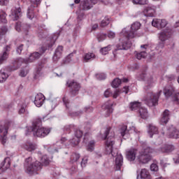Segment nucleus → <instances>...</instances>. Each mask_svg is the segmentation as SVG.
<instances>
[{
	"instance_id": "f257e3e1",
	"label": "nucleus",
	"mask_w": 179,
	"mask_h": 179,
	"mask_svg": "<svg viewBox=\"0 0 179 179\" xmlns=\"http://www.w3.org/2000/svg\"><path fill=\"white\" fill-rule=\"evenodd\" d=\"M104 139H106L105 143V153L106 155H112L113 157H115L114 169L115 171H119L122 167L124 164V158L121 154H118V150L114 149V145H115V134L114 131H111V127H108L104 133Z\"/></svg>"
},
{
	"instance_id": "f03ea898",
	"label": "nucleus",
	"mask_w": 179,
	"mask_h": 179,
	"mask_svg": "<svg viewBox=\"0 0 179 179\" xmlns=\"http://www.w3.org/2000/svg\"><path fill=\"white\" fill-rule=\"evenodd\" d=\"M50 164V159L47 155H43L41 159V162L36 161L33 162V158L29 157L25 159L24 167L27 174H37V171H40L43 169V166H48Z\"/></svg>"
},
{
	"instance_id": "7ed1b4c3",
	"label": "nucleus",
	"mask_w": 179,
	"mask_h": 179,
	"mask_svg": "<svg viewBox=\"0 0 179 179\" xmlns=\"http://www.w3.org/2000/svg\"><path fill=\"white\" fill-rule=\"evenodd\" d=\"M42 124L43 122L40 118H37L33 122L32 131L34 132V136L45 138L51 132L50 129L41 127Z\"/></svg>"
},
{
	"instance_id": "20e7f679",
	"label": "nucleus",
	"mask_w": 179,
	"mask_h": 179,
	"mask_svg": "<svg viewBox=\"0 0 179 179\" xmlns=\"http://www.w3.org/2000/svg\"><path fill=\"white\" fill-rule=\"evenodd\" d=\"M153 152L154 150L150 148V147H144L141 151H140L139 155L137 157L139 163L146 164V163L150 162V160H152L150 153H153Z\"/></svg>"
},
{
	"instance_id": "39448f33",
	"label": "nucleus",
	"mask_w": 179,
	"mask_h": 179,
	"mask_svg": "<svg viewBox=\"0 0 179 179\" xmlns=\"http://www.w3.org/2000/svg\"><path fill=\"white\" fill-rule=\"evenodd\" d=\"M163 93V91L160 90L157 94H153L151 92H147L146 96L144 97V100L149 107H153V106H157L159 101V98L160 94Z\"/></svg>"
},
{
	"instance_id": "423d86ee",
	"label": "nucleus",
	"mask_w": 179,
	"mask_h": 179,
	"mask_svg": "<svg viewBox=\"0 0 179 179\" xmlns=\"http://www.w3.org/2000/svg\"><path fill=\"white\" fill-rule=\"evenodd\" d=\"M41 57V55L38 53V52H35L30 55L28 59H22V58H18L15 60V62H13V66H19L20 65L21 62H23L24 64H29V62H34V61L38 59Z\"/></svg>"
},
{
	"instance_id": "0eeeda50",
	"label": "nucleus",
	"mask_w": 179,
	"mask_h": 179,
	"mask_svg": "<svg viewBox=\"0 0 179 179\" xmlns=\"http://www.w3.org/2000/svg\"><path fill=\"white\" fill-rule=\"evenodd\" d=\"M141 24L138 22H136L131 24V29L127 32V38H135L138 35L136 31L141 29Z\"/></svg>"
},
{
	"instance_id": "6e6552de",
	"label": "nucleus",
	"mask_w": 179,
	"mask_h": 179,
	"mask_svg": "<svg viewBox=\"0 0 179 179\" xmlns=\"http://www.w3.org/2000/svg\"><path fill=\"white\" fill-rule=\"evenodd\" d=\"M140 78L145 80V86L144 87V90L145 91L149 90L151 87L153 86V77L148 75L147 73H144L141 74Z\"/></svg>"
},
{
	"instance_id": "1a4fd4ad",
	"label": "nucleus",
	"mask_w": 179,
	"mask_h": 179,
	"mask_svg": "<svg viewBox=\"0 0 179 179\" xmlns=\"http://www.w3.org/2000/svg\"><path fill=\"white\" fill-rule=\"evenodd\" d=\"M176 150V146L172 144H164L162 145L160 148L157 149V153H166L167 155H170L172 152Z\"/></svg>"
},
{
	"instance_id": "9d476101",
	"label": "nucleus",
	"mask_w": 179,
	"mask_h": 179,
	"mask_svg": "<svg viewBox=\"0 0 179 179\" xmlns=\"http://www.w3.org/2000/svg\"><path fill=\"white\" fill-rule=\"evenodd\" d=\"M68 87H71V94L74 96H76L78 93L79 92V90H80V84H79L77 82L75 81H68L67 83Z\"/></svg>"
},
{
	"instance_id": "9b49d317",
	"label": "nucleus",
	"mask_w": 179,
	"mask_h": 179,
	"mask_svg": "<svg viewBox=\"0 0 179 179\" xmlns=\"http://www.w3.org/2000/svg\"><path fill=\"white\" fill-rule=\"evenodd\" d=\"M173 29L170 28H166V29L159 33V38L162 42H164L166 41V40H169V38H170V37L173 36Z\"/></svg>"
},
{
	"instance_id": "f8f14e48",
	"label": "nucleus",
	"mask_w": 179,
	"mask_h": 179,
	"mask_svg": "<svg viewBox=\"0 0 179 179\" xmlns=\"http://www.w3.org/2000/svg\"><path fill=\"white\" fill-rule=\"evenodd\" d=\"M74 136H76V138L71 139V143L73 146H78V145H79V142H80V138L83 136V131L78 129L74 130Z\"/></svg>"
},
{
	"instance_id": "ddd939ff",
	"label": "nucleus",
	"mask_w": 179,
	"mask_h": 179,
	"mask_svg": "<svg viewBox=\"0 0 179 179\" xmlns=\"http://www.w3.org/2000/svg\"><path fill=\"white\" fill-rule=\"evenodd\" d=\"M10 122H8L7 124L4 126V127H3L2 126H0V134H1V132H3V129H4V133H3V136H1L0 138V141L2 143V145H5V143H6V134H8V130L9 129V125H10Z\"/></svg>"
},
{
	"instance_id": "4468645a",
	"label": "nucleus",
	"mask_w": 179,
	"mask_h": 179,
	"mask_svg": "<svg viewBox=\"0 0 179 179\" xmlns=\"http://www.w3.org/2000/svg\"><path fill=\"white\" fill-rule=\"evenodd\" d=\"M152 24L157 29H164L167 26V20L161 19H154L152 22Z\"/></svg>"
},
{
	"instance_id": "2eb2a0df",
	"label": "nucleus",
	"mask_w": 179,
	"mask_h": 179,
	"mask_svg": "<svg viewBox=\"0 0 179 179\" xmlns=\"http://www.w3.org/2000/svg\"><path fill=\"white\" fill-rule=\"evenodd\" d=\"M102 108L105 110V117H110L113 114V102L108 101L102 106Z\"/></svg>"
},
{
	"instance_id": "dca6fc26",
	"label": "nucleus",
	"mask_w": 179,
	"mask_h": 179,
	"mask_svg": "<svg viewBox=\"0 0 179 179\" xmlns=\"http://www.w3.org/2000/svg\"><path fill=\"white\" fill-rule=\"evenodd\" d=\"M93 5L95 4H93L90 0H84L80 3V9H81V10H89L93 8Z\"/></svg>"
},
{
	"instance_id": "f3484780",
	"label": "nucleus",
	"mask_w": 179,
	"mask_h": 179,
	"mask_svg": "<svg viewBox=\"0 0 179 179\" xmlns=\"http://www.w3.org/2000/svg\"><path fill=\"white\" fill-rule=\"evenodd\" d=\"M30 27L27 24H22V22H17L15 24V30L17 31H24V34L27 35Z\"/></svg>"
},
{
	"instance_id": "a211bd4d",
	"label": "nucleus",
	"mask_w": 179,
	"mask_h": 179,
	"mask_svg": "<svg viewBox=\"0 0 179 179\" xmlns=\"http://www.w3.org/2000/svg\"><path fill=\"white\" fill-rule=\"evenodd\" d=\"M10 167V158L6 157L3 162L1 163V166L0 168V174H2L5 170H8Z\"/></svg>"
},
{
	"instance_id": "6ab92c4d",
	"label": "nucleus",
	"mask_w": 179,
	"mask_h": 179,
	"mask_svg": "<svg viewBox=\"0 0 179 179\" xmlns=\"http://www.w3.org/2000/svg\"><path fill=\"white\" fill-rule=\"evenodd\" d=\"M168 134L169 136V138H173L175 139H177L179 138V131L176 129L173 126H171L168 129Z\"/></svg>"
},
{
	"instance_id": "aec40b11",
	"label": "nucleus",
	"mask_w": 179,
	"mask_h": 179,
	"mask_svg": "<svg viewBox=\"0 0 179 179\" xmlns=\"http://www.w3.org/2000/svg\"><path fill=\"white\" fill-rule=\"evenodd\" d=\"M169 120H170V110L166 109L162 113V117H161L160 122L162 125H165V124H167L169 122Z\"/></svg>"
},
{
	"instance_id": "412c9836",
	"label": "nucleus",
	"mask_w": 179,
	"mask_h": 179,
	"mask_svg": "<svg viewBox=\"0 0 179 179\" xmlns=\"http://www.w3.org/2000/svg\"><path fill=\"white\" fill-rule=\"evenodd\" d=\"M152 179V176H150V173L146 169H141L140 174L137 176V179Z\"/></svg>"
},
{
	"instance_id": "4be33fe9",
	"label": "nucleus",
	"mask_w": 179,
	"mask_h": 179,
	"mask_svg": "<svg viewBox=\"0 0 179 179\" xmlns=\"http://www.w3.org/2000/svg\"><path fill=\"white\" fill-rule=\"evenodd\" d=\"M136 153H137L136 149L131 148L127 152V159L129 160V162H134V160L136 159Z\"/></svg>"
},
{
	"instance_id": "5701e85b",
	"label": "nucleus",
	"mask_w": 179,
	"mask_h": 179,
	"mask_svg": "<svg viewBox=\"0 0 179 179\" xmlns=\"http://www.w3.org/2000/svg\"><path fill=\"white\" fill-rule=\"evenodd\" d=\"M34 104L36 107H41L44 104V95L43 94H38L35 96Z\"/></svg>"
},
{
	"instance_id": "b1692460",
	"label": "nucleus",
	"mask_w": 179,
	"mask_h": 179,
	"mask_svg": "<svg viewBox=\"0 0 179 179\" xmlns=\"http://www.w3.org/2000/svg\"><path fill=\"white\" fill-rule=\"evenodd\" d=\"M22 148L27 152H33L37 149V145L31 142H27L22 145Z\"/></svg>"
},
{
	"instance_id": "393cba45",
	"label": "nucleus",
	"mask_w": 179,
	"mask_h": 179,
	"mask_svg": "<svg viewBox=\"0 0 179 179\" xmlns=\"http://www.w3.org/2000/svg\"><path fill=\"white\" fill-rule=\"evenodd\" d=\"M176 89L171 86L166 87L164 90V94L166 99H169V97H171L173 96V94L175 93Z\"/></svg>"
},
{
	"instance_id": "a878e982",
	"label": "nucleus",
	"mask_w": 179,
	"mask_h": 179,
	"mask_svg": "<svg viewBox=\"0 0 179 179\" xmlns=\"http://www.w3.org/2000/svg\"><path fill=\"white\" fill-rule=\"evenodd\" d=\"M144 13L145 16L153 17V16H155V13H156V10L152 6H148L145 8Z\"/></svg>"
},
{
	"instance_id": "bb28decb",
	"label": "nucleus",
	"mask_w": 179,
	"mask_h": 179,
	"mask_svg": "<svg viewBox=\"0 0 179 179\" xmlns=\"http://www.w3.org/2000/svg\"><path fill=\"white\" fill-rule=\"evenodd\" d=\"M157 134H159V129L153 124H149L148 134L150 135V138H153V135Z\"/></svg>"
},
{
	"instance_id": "cd10ccee",
	"label": "nucleus",
	"mask_w": 179,
	"mask_h": 179,
	"mask_svg": "<svg viewBox=\"0 0 179 179\" xmlns=\"http://www.w3.org/2000/svg\"><path fill=\"white\" fill-rule=\"evenodd\" d=\"M62 51H64V47L63 46H59L55 52V55L53 56V61H58L59 58H61L62 55Z\"/></svg>"
},
{
	"instance_id": "c85d7f7f",
	"label": "nucleus",
	"mask_w": 179,
	"mask_h": 179,
	"mask_svg": "<svg viewBox=\"0 0 179 179\" xmlns=\"http://www.w3.org/2000/svg\"><path fill=\"white\" fill-rule=\"evenodd\" d=\"M13 20H17L22 16V8H14L11 10Z\"/></svg>"
},
{
	"instance_id": "c756f323",
	"label": "nucleus",
	"mask_w": 179,
	"mask_h": 179,
	"mask_svg": "<svg viewBox=\"0 0 179 179\" xmlns=\"http://www.w3.org/2000/svg\"><path fill=\"white\" fill-rule=\"evenodd\" d=\"M142 107V104L139 101H134L130 103L129 108L131 111H139V108Z\"/></svg>"
},
{
	"instance_id": "7c9ffc66",
	"label": "nucleus",
	"mask_w": 179,
	"mask_h": 179,
	"mask_svg": "<svg viewBox=\"0 0 179 179\" xmlns=\"http://www.w3.org/2000/svg\"><path fill=\"white\" fill-rule=\"evenodd\" d=\"M139 115L143 120H146L148 117H149V115L148 113V109L144 107H141L138 110Z\"/></svg>"
},
{
	"instance_id": "2f4dec72",
	"label": "nucleus",
	"mask_w": 179,
	"mask_h": 179,
	"mask_svg": "<svg viewBox=\"0 0 179 179\" xmlns=\"http://www.w3.org/2000/svg\"><path fill=\"white\" fill-rule=\"evenodd\" d=\"M36 16L34 14V6L33 5H31L27 10V17L29 19H34V17Z\"/></svg>"
},
{
	"instance_id": "473e14b6",
	"label": "nucleus",
	"mask_w": 179,
	"mask_h": 179,
	"mask_svg": "<svg viewBox=\"0 0 179 179\" xmlns=\"http://www.w3.org/2000/svg\"><path fill=\"white\" fill-rule=\"evenodd\" d=\"M134 55L137 59H143V58L148 57V53H146V51H142L140 52L135 51Z\"/></svg>"
},
{
	"instance_id": "72a5a7b5",
	"label": "nucleus",
	"mask_w": 179,
	"mask_h": 179,
	"mask_svg": "<svg viewBox=\"0 0 179 179\" xmlns=\"http://www.w3.org/2000/svg\"><path fill=\"white\" fill-rule=\"evenodd\" d=\"M129 46L126 42H122L120 41V43L116 45V51L118 50H128Z\"/></svg>"
},
{
	"instance_id": "f704fd0d",
	"label": "nucleus",
	"mask_w": 179,
	"mask_h": 179,
	"mask_svg": "<svg viewBox=\"0 0 179 179\" xmlns=\"http://www.w3.org/2000/svg\"><path fill=\"white\" fill-rule=\"evenodd\" d=\"M9 78V75L5 72L3 70L0 71V83H3V82H6V79Z\"/></svg>"
},
{
	"instance_id": "c9c22d12",
	"label": "nucleus",
	"mask_w": 179,
	"mask_h": 179,
	"mask_svg": "<svg viewBox=\"0 0 179 179\" xmlns=\"http://www.w3.org/2000/svg\"><path fill=\"white\" fill-rule=\"evenodd\" d=\"M110 20H111V18L108 16H106L104 19L101 21V27H106V26H108V24H110Z\"/></svg>"
},
{
	"instance_id": "e433bc0d",
	"label": "nucleus",
	"mask_w": 179,
	"mask_h": 179,
	"mask_svg": "<svg viewBox=\"0 0 179 179\" xmlns=\"http://www.w3.org/2000/svg\"><path fill=\"white\" fill-rule=\"evenodd\" d=\"M79 159H80V155L74 152L70 157V162L71 163H76Z\"/></svg>"
},
{
	"instance_id": "4c0bfd02",
	"label": "nucleus",
	"mask_w": 179,
	"mask_h": 179,
	"mask_svg": "<svg viewBox=\"0 0 179 179\" xmlns=\"http://www.w3.org/2000/svg\"><path fill=\"white\" fill-rule=\"evenodd\" d=\"M111 86L112 87H113L114 89H117V87H120V86H121V79L117 78H115L111 83Z\"/></svg>"
},
{
	"instance_id": "58836bf2",
	"label": "nucleus",
	"mask_w": 179,
	"mask_h": 179,
	"mask_svg": "<svg viewBox=\"0 0 179 179\" xmlns=\"http://www.w3.org/2000/svg\"><path fill=\"white\" fill-rule=\"evenodd\" d=\"M95 145H96V141H94V140H91L88 143V145L87 146V150H88V152H93V150H94Z\"/></svg>"
},
{
	"instance_id": "ea45409f",
	"label": "nucleus",
	"mask_w": 179,
	"mask_h": 179,
	"mask_svg": "<svg viewBox=\"0 0 179 179\" xmlns=\"http://www.w3.org/2000/svg\"><path fill=\"white\" fill-rule=\"evenodd\" d=\"M111 45H108V46H106L104 48H102L100 50V52L103 55H107V54H108L109 51H111Z\"/></svg>"
},
{
	"instance_id": "a19ab883",
	"label": "nucleus",
	"mask_w": 179,
	"mask_h": 179,
	"mask_svg": "<svg viewBox=\"0 0 179 179\" xmlns=\"http://www.w3.org/2000/svg\"><path fill=\"white\" fill-rule=\"evenodd\" d=\"M132 3L134 5H148V3L149 2L148 0H131Z\"/></svg>"
},
{
	"instance_id": "79ce46f5",
	"label": "nucleus",
	"mask_w": 179,
	"mask_h": 179,
	"mask_svg": "<svg viewBox=\"0 0 179 179\" xmlns=\"http://www.w3.org/2000/svg\"><path fill=\"white\" fill-rule=\"evenodd\" d=\"M92 58H94V53H92V52L87 53L83 57L84 62H89V61H90V59H92Z\"/></svg>"
},
{
	"instance_id": "37998d69",
	"label": "nucleus",
	"mask_w": 179,
	"mask_h": 179,
	"mask_svg": "<svg viewBox=\"0 0 179 179\" xmlns=\"http://www.w3.org/2000/svg\"><path fill=\"white\" fill-rule=\"evenodd\" d=\"M120 134L121 136H125V135H127V134H128V129H127V125H123L121 127V128L120 129Z\"/></svg>"
},
{
	"instance_id": "c03bdc74",
	"label": "nucleus",
	"mask_w": 179,
	"mask_h": 179,
	"mask_svg": "<svg viewBox=\"0 0 179 179\" xmlns=\"http://www.w3.org/2000/svg\"><path fill=\"white\" fill-rule=\"evenodd\" d=\"M73 128H75L74 124H67V125L64 126V132H67L68 134H70L71 131L72 129H73Z\"/></svg>"
},
{
	"instance_id": "a18cd8bd",
	"label": "nucleus",
	"mask_w": 179,
	"mask_h": 179,
	"mask_svg": "<svg viewBox=\"0 0 179 179\" xmlns=\"http://www.w3.org/2000/svg\"><path fill=\"white\" fill-rule=\"evenodd\" d=\"M6 59H8V53L4 52L2 55L0 56V65L3 64Z\"/></svg>"
},
{
	"instance_id": "49530a36",
	"label": "nucleus",
	"mask_w": 179,
	"mask_h": 179,
	"mask_svg": "<svg viewBox=\"0 0 179 179\" xmlns=\"http://www.w3.org/2000/svg\"><path fill=\"white\" fill-rule=\"evenodd\" d=\"M96 38H97L98 41H99V42L104 41V40H106V38H107V35L106 34L99 33L97 34Z\"/></svg>"
},
{
	"instance_id": "de8ad7c7",
	"label": "nucleus",
	"mask_w": 179,
	"mask_h": 179,
	"mask_svg": "<svg viewBox=\"0 0 179 179\" xmlns=\"http://www.w3.org/2000/svg\"><path fill=\"white\" fill-rule=\"evenodd\" d=\"M0 22L1 23H7L8 21L6 20V13L2 12L0 13Z\"/></svg>"
},
{
	"instance_id": "09e8293b",
	"label": "nucleus",
	"mask_w": 179,
	"mask_h": 179,
	"mask_svg": "<svg viewBox=\"0 0 179 179\" xmlns=\"http://www.w3.org/2000/svg\"><path fill=\"white\" fill-rule=\"evenodd\" d=\"M96 78L98 80H104L107 76L104 73H100L96 75Z\"/></svg>"
},
{
	"instance_id": "8fccbe9b",
	"label": "nucleus",
	"mask_w": 179,
	"mask_h": 179,
	"mask_svg": "<svg viewBox=\"0 0 179 179\" xmlns=\"http://www.w3.org/2000/svg\"><path fill=\"white\" fill-rule=\"evenodd\" d=\"M173 100L175 103L179 104V92L175 93L173 96Z\"/></svg>"
},
{
	"instance_id": "3c124183",
	"label": "nucleus",
	"mask_w": 179,
	"mask_h": 179,
	"mask_svg": "<svg viewBox=\"0 0 179 179\" xmlns=\"http://www.w3.org/2000/svg\"><path fill=\"white\" fill-rule=\"evenodd\" d=\"M7 32H8V28L6 27H2L0 29V34H1L2 36H5V34H6Z\"/></svg>"
},
{
	"instance_id": "603ef678",
	"label": "nucleus",
	"mask_w": 179,
	"mask_h": 179,
	"mask_svg": "<svg viewBox=\"0 0 179 179\" xmlns=\"http://www.w3.org/2000/svg\"><path fill=\"white\" fill-rule=\"evenodd\" d=\"M151 171H157L159 170V166L156 164H152L150 166Z\"/></svg>"
},
{
	"instance_id": "864d4df0",
	"label": "nucleus",
	"mask_w": 179,
	"mask_h": 179,
	"mask_svg": "<svg viewBox=\"0 0 179 179\" xmlns=\"http://www.w3.org/2000/svg\"><path fill=\"white\" fill-rule=\"evenodd\" d=\"M163 48H164V42L162 41L157 44L156 49L159 50H163Z\"/></svg>"
},
{
	"instance_id": "5fc2aeb1",
	"label": "nucleus",
	"mask_w": 179,
	"mask_h": 179,
	"mask_svg": "<svg viewBox=\"0 0 179 179\" xmlns=\"http://www.w3.org/2000/svg\"><path fill=\"white\" fill-rule=\"evenodd\" d=\"M17 54H19V55H20L22 54V51H23V44H21L20 46H18L16 50Z\"/></svg>"
},
{
	"instance_id": "6e6d98bb",
	"label": "nucleus",
	"mask_w": 179,
	"mask_h": 179,
	"mask_svg": "<svg viewBox=\"0 0 179 179\" xmlns=\"http://www.w3.org/2000/svg\"><path fill=\"white\" fill-rule=\"evenodd\" d=\"M87 164V158L84 157L81 162V167H86Z\"/></svg>"
},
{
	"instance_id": "4d7b16f0",
	"label": "nucleus",
	"mask_w": 179,
	"mask_h": 179,
	"mask_svg": "<svg viewBox=\"0 0 179 179\" xmlns=\"http://www.w3.org/2000/svg\"><path fill=\"white\" fill-rule=\"evenodd\" d=\"M108 38H115V33L110 31L108 32Z\"/></svg>"
},
{
	"instance_id": "13d9d810",
	"label": "nucleus",
	"mask_w": 179,
	"mask_h": 179,
	"mask_svg": "<svg viewBox=\"0 0 179 179\" xmlns=\"http://www.w3.org/2000/svg\"><path fill=\"white\" fill-rule=\"evenodd\" d=\"M83 114V112L82 110L74 112L72 113V117H78V115H82Z\"/></svg>"
},
{
	"instance_id": "bf43d9fd",
	"label": "nucleus",
	"mask_w": 179,
	"mask_h": 179,
	"mask_svg": "<svg viewBox=\"0 0 179 179\" xmlns=\"http://www.w3.org/2000/svg\"><path fill=\"white\" fill-rule=\"evenodd\" d=\"M63 102L64 103L66 108H68V105L69 104V99H68V98H66V96L63 97L62 99Z\"/></svg>"
},
{
	"instance_id": "052dcab7",
	"label": "nucleus",
	"mask_w": 179,
	"mask_h": 179,
	"mask_svg": "<svg viewBox=\"0 0 179 179\" xmlns=\"http://www.w3.org/2000/svg\"><path fill=\"white\" fill-rule=\"evenodd\" d=\"M110 96H111V90H110V89H108L104 92V96L110 97Z\"/></svg>"
},
{
	"instance_id": "680f3d73",
	"label": "nucleus",
	"mask_w": 179,
	"mask_h": 179,
	"mask_svg": "<svg viewBox=\"0 0 179 179\" xmlns=\"http://www.w3.org/2000/svg\"><path fill=\"white\" fill-rule=\"evenodd\" d=\"M84 110L85 113H92L93 111V107H90V106L85 107Z\"/></svg>"
},
{
	"instance_id": "e2e57ef3",
	"label": "nucleus",
	"mask_w": 179,
	"mask_h": 179,
	"mask_svg": "<svg viewBox=\"0 0 179 179\" xmlns=\"http://www.w3.org/2000/svg\"><path fill=\"white\" fill-rule=\"evenodd\" d=\"M77 19L78 20H83V19H85V13H80L78 15V17Z\"/></svg>"
},
{
	"instance_id": "0e129e2a",
	"label": "nucleus",
	"mask_w": 179,
	"mask_h": 179,
	"mask_svg": "<svg viewBox=\"0 0 179 179\" xmlns=\"http://www.w3.org/2000/svg\"><path fill=\"white\" fill-rule=\"evenodd\" d=\"M24 113H26V107L22 106L19 110V114H24Z\"/></svg>"
},
{
	"instance_id": "69168bd1",
	"label": "nucleus",
	"mask_w": 179,
	"mask_h": 179,
	"mask_svg": "<svg viewBox=\"0 0 179 179\" xmlns=\"http://www.w3.org/2000/svg\"><path fill=\"white\" fill-rule=\"evenodd\" d=\"M9 0H0V5H8Z\"/></svg>"
},
{
	"instance_id": "338daca9",
	"label": "nucleus",
	"mask_w": 179,
	"mask_h": 179,
	"mask_svg": "<svg viewBox=\"0 0 179 179\" xmlns=\"http://www.w3.org/2000/svg\"><path fill=\"white\" fill-rule=\"evenodd\" d=\"M118 96H120V91H119V90H116V91L114 92V94H113V99H117V97Z\"/></svg>"
},
{
	"instance_id": "774afa93",
	"label": "nucleus",
	"mask_w": 179,
	"mask_h": 179,
	"mask_svg": "<svg viewBox=\"0 0 179 179\" xmlns=\"http://www.w3.org/2000/svg\"><path fill=\"white\" fill-rule=\"evenodd\" d=\"M26 75H27V73L24 70H21L20 76L22 78H24V76H26Z\"/></svg>"
}]
</instances>
